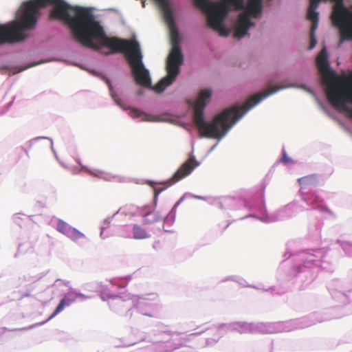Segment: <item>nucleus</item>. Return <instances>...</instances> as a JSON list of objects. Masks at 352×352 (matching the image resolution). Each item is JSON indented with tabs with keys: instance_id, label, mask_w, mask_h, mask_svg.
<instances>
[{
	"instance_id": "1",
	"label": "nucleus",
	"mask_w": 352,
	"mask_h": 352,
	"mask_svg": "<svg viewBox=\"0 0 352 352\" xmlns=\"http://www.w3.org/2000/svg\"><path fill=\"white\" fill-rule=\"evenodd\" d=\"M52 5L49 18L67 24L74 38L82 45L99 50L107 35L96 21L91 11L86 8L72 6L64 0H30L23 2L21 14L8 24H0V44L14 43L24 41L28 30L35 28L41 15L40 9Z\"/></svg>"
},
{
	"instance_id": "2",
	"label": "nucleus",
	"mask_w": 352,
	"mask_h": 352,
	"mask_svg": "<svg viewBox=\"0 0 352 352\" xmlns=\"http://www.w3.org/2000/svg\"><path fill=\"white\" fill-rule=\"evenodd\" d=\"M280 89L279 87H272L251 96L241 106L234 105L224 109L214 116L211 123L206 122L204 116V109L210 100L212 92L209 89L201 91L194 105V122L202 136L221 138L248 111L257 104L261 100Z\"/></svg>"
},
{
	"instance_id": "3",
	"label": "nucleus",
	"mask_w": 352,
	"mask_h": 352,
	"mask_svg": "<svg viewBox=\"0 0 352 352\" xmlns=\"http://www.w3.org/2000/svg\"><path fill=\"white\" fill-rule=\"evenodd\" d=\"M316 63L322 81L327 85L326 94L329 102L345 112L347 103H352V76H339L330 69L325 49L317 56Z\"/></svg>"
},
{
	"instance_id": "4",
	"label": "nucleus",
	"mask_w": 352,
	"mask_h": 352,
	"mask_svg": "<svg viewBox=\"0 0 352 352\" xmlns=\"http://www.w3.org/2000/svg\"><path fill=\"white\" fill-rule=\"evenodd\" d=\"M102 46L108 47L113 53L124 52L135 82L142 87H151L149 72L143 64L140 47L136 40L107 36L101 44Z\"/></svg>"
},
{
	"instance_id": "5",
	"label": "nucleus",
	"mask_w": 352,
	"mask_h": 352,
	"mask_svg": "<svg viewBox=\"0 0 352 352\" xmlns=\"http://www.w3.org/2000/svg\"><path fill=\"white\" fill-rule=\"evenodd\" d=\"M162 6L164 19L171 30L172 49L166 62L167 75L161 79L153 89L157 94L163 92L175 80L180 72V66L183 63L184 56L179 46V35L175 29L173 12L166 0H155Z\"/></svg>"
},
{
	"instance_id": "6",
	"label": "nucleus",
	"mask_w": 352,
	"mask_h": 352,
	"mask_svg": "<svg viewBox=\"0 0 352 352\" xmlns=\"http://www.w3.org/2000/svg\"><path fill=\"white\" fill-rule=\"evenodd\" d=\"M195 3L207 13L208 25L226 36L229 33L223 21L229 12L230 4H236L239 8L243 6V0H223L217 3H212L210 0H195Z\"/></svg>"
},
{
	"instance_id": "7",
	"label": "nucleus",
	"mask_w": 352,
	"mask_h": 352,
	"mask_svg": "<svg viewBox=\"0 0 352 352\" xmlns=\"http://www.w3.org/2000/svg\"><path fill=\"white\" fill-rule=\"evenodd\" d=\"M243 3L242 8H239L234 3L230 4L229 7V10L232 6H234L238 10H245V12L241 13L239 16L238 24L234 34V37L237 39L243 38L248 34L250 28L254 25V23L250 20V15L256 18L261 14L263 9L262 0H248L246 6L243 0Z\"/></svg>"
},
{
	"instance_id": "8",
	"label": "nucleus",
	"mask_w": 352,
	"mask_h": 352,
	"mask_svg": "<svg viewBox=\"0 0 352 352\" xmlns=\"http://www.w3.org/2000/svg\"><path fill=\"white\" fill-rule=\"evenodd\" d=\"M332 20L340 30V43L352 40V12L344 8L342 1L334 8Z\"/></svg>"
},
{
	"instance_id": "9",
	"label": "nucleus",
	"mask_w": 352,
	"mask_h": 352,
	"mask_svg": "<svg viewBox=\"0 0 352 352\" xmlns=\"http://www.w3.org/2000/svg\"><path fill=\"white\" fill-rule=\"evenodd\" d=\"M199 165V163L192 157H190L186 161L180 168L175 173L173 177L170 179L169 183L173 184L176 183L183 178L188 176L193 169Z\"/></svg>"
},
{
	"instance_id": "10",
	"label": "nucleus",
	"mask_w": 352,
	"mask_h": 352,
	"mask_svg": "<svg viewBox=\"0 0 352 352\" xmlns=\"http://www.w3.org/2000/svg\"><path fill=\"white\" fill-rule=\"evenodd\" d=\"M316 9H312L309 8L307 12V19L311 21L312 31H316L318 28V12L316 11Z\"/></svg>"
},
{
	"instance_id": "11",
	"label": "nucleus",
	"mask_w": 352,
	"mask_h": 352,
	"mask_svg": "<svg viewBox=\"0 0 352 352\" xmlns=\"http://www.w3.org/2000/svg\"><path fill=\"white\" fill-rule=\"evenodd\" d=\"M71 302H72L71 299H69V298H68L67 297L63 298L60 300V302H59V304L58 305V306L56 307V308L55 309L54 312L50 316L48 320L52 319L55 316H56L58 314H59L60 311H62L63 310V309L65 308V306H69L71 304Z\"/></svg>"
},
{
	"instance_id": "12",
	"label": "nucleus",
	"mask_w": 352,
	"mask_h": 352,
	"mask_svg": "<svg viewBox=\"0 0 352 352\" xmlns=\"http://www.w3.org/2000/svg\"><path fill=\"white\" fill-rule=\"evenodd\" d=\"M129 115L133 118H140L143 121H150V120H151L149 118V116L148 114L145 113L144 112H143V111H140L139 109H135V108H131L130 109Z\"/></svg>"
},
{
	"instance_id": "13",
	"label": "nucleus",
	"mask_w": 352,
	"mask_h": 352,
	"mask_svg": "<svg viewBox=\"0 0 352 352\" xmlns=\"http://www.w3.org/2000/svg\"><path fill=\"white\" fill-rule=\"evenodd\" d=\"M133 238L135 239H144L148 237L146 232L138 225H134L133 228Z\"/></svg>"
},
{
	"instance_id": "14",
	"label": "nucleus",
	"mask_w": 352,
	"mask_h": 352,
	"mask_svg": "<svg viewBox=\"0 0 352 352\" xmlns=\"http://www.w3.org/2000/svg\"><path fill=\"white\" fill-rule=\"evenodd\" d=\"M67 236L74 242H78L80 239H85V235L74 228H72Z\"/></svg>"
},
{
	"instance_id": "15",
	"label": "nucleus",
	"mask_w": 352,
	"mask_h": 352,
	"mask_svg": "<svg viewBox=\"0 0 352 352\" xmlns=\"http://www.w3.org/2000/svg\"><path fill=\"white\" fill-rule=\"evenodd\" d=\"M72 228V227L68 225L67 223L63 220L59 219L57 223L56 230L59 232L65 234V236H67Z\"/></svg>"
},
{
	"instance_id": "16",
	"label": "nucleus",
	"mask_w": 352,
	"mask_h": 352,
	"mask_svg": "<svg viewBox=\"0 0 352 352\" xmlns=\"http://www.w3.org/2000/svg\"><path fill=\"white\" fill-rule=\"evenodd\" d=\"M159 219L160 217L154 211L146 213L144 217V221L146 223H153L157 221Z\"/></svg>"
},
{
	"instance_id": "17",
	"label": "nucleus",
	"mask_w": 352,
	"mask_h": 352,
	"mask_svg": "<svg viewBox=\"0 0 352 352\" xmlns=\"http://www.w3.org/2000/svg\"><path fill=\"white\" fill-rule=\"evenodd\" d=\"M298 183L302 187L306 186L314 182V178L312 176H305L298 179Z\"/></svg>"
},
{
	"instance_id": "18",
	"label": "nucleus",
	"mask_w": 352,
	"mask_h": 352,
	"mask_svg": "<svg viewBox=\"0 0 352 352\" xmlns=\"http://www.w3.org/2000/svg\"><path fill=\"white\" fill-rule=\"evenodd\" d=\"M212 331L215 334V338H214V340L217 342L220 339V338H221L223 335V326L215 327L212 330Z\"/></svg>"
},
{
	"instance_id": "19",
	"label": "nucleus",
	"mask_w": 352,
	"mask_h": 352,
	"mask_svg": "<svg viewBox=\"0 0 352 352\" xmlns=\"http://www.w3.org/2000/svg\"><path fill=\"white\" fill-rule=\"evenodd\" d=\"M315 32L316 31H312V29H311L310 30V45H309V49H312L315 47V45H316V43H317V41H316V36H315Z\"/></svg>"
},
{
	"instance_id": "20",
	"label": "nucleus",
	"mask_w": 352,
	"mask_h": 352,
	"mask_svg": "<svg viewBox=\"0 0 352 352\" xmlns=\"http://www.w3.org/2000/svg\"><path fill=\"white\" fill-rule=\"evenodd\" d=\"M89 173L92 175H94L96 177H101L104 173L102 170L94 169L92 170H89Z\"/></svg>"
},
{
	"instance_id": "21",
	"label": "nucleus",
	"mask_w": 352,
	"mask_h": 352,
	"mask_svg": "<svg viewBox=\"0 0 352 352\" xmlns=\"http://www.w3.org/2000/svg\"><path fill=\"white\" fill-rule=\"evenodd\" d=\"M321 0H309L310 1V4H309V7L310 8L312 9H317L318 6V4L320 3Z\"/></svg>"
},
{
	"instance_id": "22",
	"label": "nucleus",
	"mask_w": 352,
	"mask_h": 352,
	"mask_svg": "<svg viewBox=\"0 0 352 352\" xmlns=\"http://www.w3.org/2000/svg\"><path fill=\"white\" fill-rule=\"evenodd\" d=\"M283 162L285 163H291L292 162V159L287 155L286 152L284 151L283 153Z\"/></svg>"
},
{
	"instance_id": "23",
	"label": "nucleus",
	"mask_w": 352,
	"mask_h": 352,
	"mask_svg": "<svg viewBox=\"0 0 352 352\" xmlns=\"http://www.w3.org/2000/svg\"><path fill=\"white\" fill-rule=\"evenodd\" d=\"M108 86H109V90H110V92H111V96L113 98V99L115 100H116V95L114 94L113 91V88H112V85L110 82V81L109 80H106Z\"/></svg>"
},
{
	"instance_id": "24",
	"label": "nucleus",
	"mask_w": 352,
	"mask_h": 352,
	"mask_svg": "<svg viewBox=\"0 0 352 352\" xmlns=\"http://www.w3.org/2000/svg\"><path fill=\"white\" fill-rule=\"evenodd\" d=\"M160 192H161V190H158L156 188L154 189V199L155 200H156L157 199V196H158V195L160 194Z\"/></svg>"
},
{
	"instance_id": "25",
	"label": "nucleus",
	"mask_w": 352,
	"mask_h": 352,
	"mask_svg": "<svg viewBox=\"0 0 352 352\" xmlns=\"http://www.w3.org/2000/svg\"><path fill=\"white\" fill-rule=\"evenodd\" d=\"M345 112L349 114V116L352 118V109L350 107L345 108Z\"/></svg>"
},
{
	"instance_id": "26",
	"label": "nucleus",
	"mask_w": 352,
	"mask_h": 352,
	"mask_svg": "<svg viewBox=\"0 0 352 352\" xmlns=\"http://www.w3.org/2000/svg\"><path fill=\"white\" fill-rule=\"evenodd\" d=\"M148 184L151 186H153L154 183L152 182H148Z\"/></svg>"
},
{
	"instance_id": "27",
	"label": "nucleus",
	"mask_w": 352,
	"mask_h": 352,
	"mask_svg": "<svg viewBox=\"0 0 352 352\" xmlns=\"http://www.w3.org/2000/svg\"><path fill=\"white\" fill-rule=\"evenodd\" d=\"M102 234H103V228L102 229L101 232H100L101 235H102Z\"/></svg>"
}]
</instances>
